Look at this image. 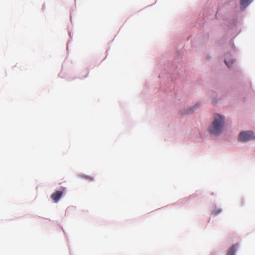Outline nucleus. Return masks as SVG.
Wrapping results in <instances>:
<instances>
[{
  "instance_id": "nucleus-1",
  "label": "nucleus",
  "mask_w": 255,
  "mask_h": 255,
  "mask_svg": "<svg viewBox=\"0 0 255 255\" xmlns=\"http://www.w3.org/2000/svg\"><path fill=\"white\" fill-rule=\"evenodd\" d=\"M224 126V119L219 114H215L214 120L212 126L209 128V131L211 134L217 135L220 134Z\"/></svg>"
},
{
  "instance_id": "nucleus-2",
  "label": "nucleus",
  "mask_w": 255,
  "mask_h": 255,
  "mask_svg": "<svg viewBox=\"0 0 255 255\" xmlns=\"http://www.w3.org/2000/svg\"><path fill=\"white\" fill-rule=\"evenodd\" d=\"M254 139H255V135L252 131H242L239 136V140L242 142H246Z\"/></svg>"
},
{
  "instance_id": "nucleus-3",
  "label": "nucleus",
  "mask_w": 255,
  "mask_h": 255,
  "mask_svg": "<svg viewBox=\"0 0 255 255\" xmlns=\"http://www.w3.org/2000/svg\"><path fill=\"white\" fill-rule=\"evenodd\" d=\"M63 191L64 189H63V190L56 191L55 192L52 194V195H51V198L54 201V202L56 203L59 201L60 198L63 195Z\"/></svg>"
},
{
  "instance_id": "nucleus-4",
  "label": "nucleus",
  "mask_w": 255,
  "mask_h": 255,
  "mask_svg": "<svg viewBox=\"0 0 255 255\" xmlns=\"http://www.w3.org/2000/svg\"><path fill=\"white\" fill-rule=\"evenodd\" d=\"M238 247V244L233 245L228 251L227 255H234Z\"/></svg>"
},
{
  "instance_id": "nucleus-5",
  "label": "nucleus",
  "mask_w": 255,
  "mask_h": 255,
  "mask_svg": "<svg viewBox=\"0 0 255 255\" xmlns=\"http://www.w3.org/2000/svg\"><path fill=\"white\" fill-rule=\"evenodd\" d=\"M250 0H241V5L242 7H246Z\"/></svg>"
},
{
  "instance_id": "nucleus-6",
  "label": "nucleus",
  "mask_w": 255,
  "mask_h": 255,
  "mask_svg": "<svg viewBox=\"0 0 255 255\" xmlns=\"http://www.w3.org/2000/svg\"><path fill=\"white\" fill-rule=\"evenodd\" d=\"M234 62H235V60L234 59H232L231 61V62L227 61V59L225 60V63H226V64L227 65V66L228 67H230L231 66V65L234 63Z\"/></svg>"
},
{
  "instance_id": "nucleus-7",
  "label": "nucleus",
  "mask_w": 255,
  "mask_h": 255,
  "mask_svg": "<svg viewBox=\"0 0 255 255\" xmlns=\"http://www.w3.org/2000/svg\"><path fill=\"white\" fill-rule=\"evenodd\" d=\"M81 177L83 178L88 180L89 181H93L94 180V178L92 176H87V175H82V176H81Z\"/></svg>"
},
{
  "instance_id": "nucleus-8",
  "label": "nucleus",
  "mask_w": 255,
  "mask_h": 255,
  "mask_svg": "<svg viewBox=\"0 0 255 255\" xmlns=\"http://www.w3.org/2000/svg\"><path fill=\"white\" fill-rule=\"evenodd\" d=\"M221 212H222V210L221 209H215L213 211V214H214V215L217 216L218 214H219Z\"/></svg>"
}]
</instances>
